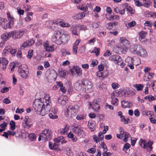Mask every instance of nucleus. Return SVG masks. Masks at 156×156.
Wrapping results in <instances>:
<instances>
[{"mask_svg":"<svg viewBox=\"0 0 156 156\" xmlns=\"http://www.w3.org/2000/svg\"><path fill=\"white\" fill-rule=\"evenodd\" d=\"M54 141L55 143H61V144L65 143L66 142L64 137L63 136H58L54 139Z\"/></svg>","mask_w":156,"mask_h":156,"instance_id":"nucleus-18","label":"nucleus"},{"mask_svg":"<svg viewBox=\"0 0 156 156\" xmlns=\"http://www.w3.org/2000/svg\"><path fill=\"white\" fill-rule=\"evenodd\" d=\"M18 71L20 76L23 79H26L28 76L29 69L26 65L20 66L18 67Z\"/></svg>","mask_w":156,"mask_h":156,"instance_id":"nucleus-4","label":"nucleus"},{"mask_svg":"<svg viewBox=\"0 0 156 156\" xmlns=\"http://www.w3.org/2000/svg\"><path fill=\"white\" fill-rule=\"evenodd\" d=\"M1 38L4 41H6L8 39L5 33H4L1 35Z\"/></svg>","mask_w":156,"mask_h":156,"instance_id":"nucleus-64","label":"nucleus"},{"mask_svg":"<svg viewBox=\"0 0 156 156\" xmlns=\"http://www.w3.org/2000/svg\"><path fill=\"white\" fill-rule=\"evenodd\" d=\"M5 33L6 34L7 36L8 37V39L9 38L11 37L12 36V37H13L14 34L13 31L8 32Z\"/></svg>","mask_w":156,"mask_h":156,"instance_id":"nucleus-48","label":"nucleus"},{"mask_svg":"<svg viewBox=\"0 0 156 156\" xmlns=\"http://www.w3.org/2000/svg\"><path fill=\"white\" fill-rule=\"evenodd\" d=\"M9 23H7V21H5L4 23L1 25L2 27L4 29L7 28H10V26H9Z\"/></svg>","mask_w":156,"mask_h":156,"instance_id":"nucleus-37","label":"nucleus"},{"mask_svg":"<svg viewBox=\"0 0 156 156\" xmlns=\"http://www.w3.org/2000/svg\"><path fill=\"white\" fill-rule=\"evenodd\" d=\"M83 80H78L77 82L75 83L74 86L76 87L77 89H80L82 88L83 86Z\"/></svg>","mask_w":156,"mask_h":156,"instance_id":"nucleus-28","label":"nucleus"},{"mask_svg":"<svg viewBox=\"0 0 156 156\" xmlns=\"http://www.w3.org/2000/svg\"><path fill=\"white\" fill-rule=\"evenodd\" d=\"M10 126V129L12 130L13 131L15 129L16 125L15 122L13 120H11L9 123Z\"/></svg>","mask_w":156,"mask_h":156,"instance_id":"nucleus-33","label":"nucleus"},{"mask_svg":"<svg viewBox=\"0 0 156 156\" xmlns=\"http://www.w3.org/2000/svg\"><path fill=\"white\" fill-rule=\"evenodd\" d=\"M144 5H143L146 7H148L150 5L151 2L148 0H143Z\"/></svg>","mask_w":156,"mask_h":156,"instance_id":"nucleus-36","label":"nucleus"},{"mask_svg":"<svg viewBox=\"0 0 156 156\" xmlns=\"http://www.w3.org/2000/svg\"><path fill=\"white\" fill-rule=\"evenodd\" d=\"M78 26L76 25H73L71 26L70 29L72 34L75 36H79L80 35L79 32H77Z\"/></svg>","mask_w":156,"mask_h":156,"instance_id":"nucleus-17","label":"nucleus"},{"mask_svg":"<svg viewBox=\"0 0 156 156\" xmlns=\"http://www.w3.org/2000/svg\"><path fill=\"white\" fill-rule=\"evenodd\" d=\"M90 105L94 111L99 112L100 108V105L97 101L92 102L90 104Z\"/></svg>","mask_w":156,"mask_h":156,"instance_id":"nucleus-13","label":"nucleus"},{"mask_svg":"<svg viewBox=\"0 0 156 156\" xmlns=\"http://www.w3.org/2000/svg\"><path fill=\"white\" fill-rule=\"evenodd\" d=\"M134 1L136 5L137 6L140 7L143 5L142 3L140 2L139 0H134Z\"/></svg>","mask_w":156,"mask_h":156,"instance_id":"nucleus-56","label":"nucleus"},{"mask_svg":"<svg viewBox=\"0 0 156 156\" xmlns=\"http://www.w3.org/2000/svg\"><path fill=\"white\" fill-rule=\"evenodd\" d=\"M122 6L123 7L126 9L127 11L129 12L130 14H132L133 9L130 6L128 5L127 3H124L123 4Z\"/></svg>","mask_w":156,"mask_h":156,"instance_id":"nucleus-25","label":"nucleus"},{"mask_svg":"<svg viewBox=\"0 0 156 156\" xmlns=\"http://www.w3.org/2000/svg\"><path fill=\"white\" fill-rule=\"evenodd\" d=\"M133 48H130L131 51L134 54H136L138 55H141V53L140 51H137L136 48H138V45H134L133 46Z\"/></svg>","mask_w":156,"mask_h":156,"instance_id":"nucleus-24","label":"nucleus"},{"mask_svg":"<svg viewBox=\"0 0 156 156\" xmlns=\"http://www.w3.org/2000/svg\"><path fill=\"white\" fill-rule=\"evenodd\" d=\"M138 143L141 147L146 149L147 151H151L153 149V142L150 140L147 142L145 140L140 138Z\"/></svg>","mask_w":156,"mask_h":156,"instance_id":"nucleus-3","label":"nucleus"},{"mask_svg":"<svg viewBox=\"0 0 156 156\" xmlns=\"http://www.w3.org/2000/svg\"><path fill=\"white\" fill-rule=\"evenodd\" d=\"M138 50H140L139 51L141 53V55H139L140 56L143 57H146L147 56V54L146 50L140 45L138 46Z\"/></svg>","mask_w":156,"mask_h":156,"instance_id":"nucleus-21","label":"nucleus"},{"mask_svg":"<svg viewBox=\"0 0 156 156\" xmlns=\"http://www.w3.org/2000/svg\"><path fill=\"white\" fill-rule=\"evenodd\" d=\"M28 43L27 42H25L23 43L21 46V48L22 49H24L25 48H27L28 47Z\"/></svg>","mask_w":156,"mask_h":156,"instance_id":"nucleus-61","label":"nucleus"},{"mask_svg":"<svg viewBox=\"0 0 156 156\" xmlns=\"http://www.w3.org/2000/svg\"><path fill=\"white\" fill-rule=\"evenodd\" d=\"M4 50L9 52L12 56H14L16 52V49H13L10 46L5 47Z\"/></svg>","mask_w":156,"mask_h":156,"instance_id":"nucleus-20","label":"nucleus"},{"mask_svg":"<svg viewBox=\"0 0 156 156\" xmlns=\"http://www.w3.org/2000/svg\"><path fill=\"white\" fill-rule=\"evenodd\" d=\"M9 90V89L8 88L6 87H4L1 89V92L2 93H4L8 92Z\"/></svg>","mask_w":156,"mask_h":156,"instance_id":"nucleus-59","label":"nucleus"},{"mask_svg":"<svg viewBox=\"0 0 156 156\" xmlns=\"http://www.w3.org/2000/svg\"><path fill=\"white\" fill-rule=\"evenodd\" d=\"M120 41L121 42V45L123 46L121 50L120 49L121 52L123 54H125L126 53V47L129 44V41L126 37H121L120 38Z\"/></svg>","mask_w":156,"mask_h":156,"instance_id":"nucleus-7","label":"nucleus"},{"mask_svg":"<svg viewBox=\"0 0 156 156\" xmlns=\"http://www.w3.org/2000/svg\"><path fill=\"white\" fill-rule=\"evenodd\" d=\"M100 24V22L94 23H92V27L94 28H97Z\"/></svg>","mask_w":156,"mask_h":156,"instance_id":"nucleus-55","label":"nucleus"},{"mask_svg":"<svg viewBox=\"0 0 156 156\" xmlns=\"http://www.w3.org/2000/svg\"><path fill=\"white\" fill-rule=\"evenodd\" d=\"M61 20L60 19L59 21V25L60 26L62 27H70V25L68 23L63 22L61 21Z\"/></svg>","mask_w":156,"mask_h":156,"instance_id":"nucleus-32","label":"nucleus"},{"mask_svg":"<svg viewBox=\"0 0 156 156\" xmlns=\"http://www.w3.org/2000/svg\"><path fill=\"white\" fill-rule=\"evenodd\" d=\"M83 80H78L77 82L75 83L74 86L76 87L77 89H80L82 88L83 86Z\"/></svg>","mask_w":156,"mask_h":156,"instance_id":"nucleus-27","label":"nucleus"},{"mask_svg":"<svg viewBox=\"0 0 156 156\" xmlns=\"http://www.w3.org/2000/svg\"><path fill=\"white\" fill-rule=\"evenodd\" d=\"M88 126L89 128L92 132L94 131L95 129V126L91 123H90V125H89V124H88Z\"/></svg>","mask_w":156,"mask_h":156,"instance_id":"nucleus-41","label":"nucleus"},{"mask_svg":"<svg viewBox=\"0 0 156 156\" xmlns=\"http://www.w3.org/2000/svg\"><path fill=\"white\" fill-rule=\"evenodd\" d=\"M136 25V23L134 21H132L128 23L129 27L131 28L134 27Z\"/></svg>","mask_w":156,"mask_h":156,"instance_id":"nucleus-47","label":"nucleus"},{"mask_svg":"<svg viewBox=\"0 0 156 156\" xmlns=\"http://www.w3.org/2000/svg\"><path fill=\"white\" fill-rule=\"evenodd\" d=\"M109 60L114 62L115 63H117L122 67H123L125 65L121 57L118 55L115 54L111 55L109 57Z\"/></svg>","mask_w":156,"mask_h":156,"instance_id":"nucleus-5","label":"nucleus"},{"mask_svg":"<svg viewBox=\"0 0 156 156\" xmlns=\"http://www.w3.org/2000/svg\"><path fill=\"white\" fill-rule=\"evenodd\" d=\"M139 35L141 39L144 38L146 35V32L144 31H141L139 32Z\"/></svg>","mask_w":156,"mask_h":156,"instance_id":"nucleus-38","label":"nucleus"},{"mask_svg":"<svg viewBox=\"0 0 156 156\" xmlns=\"http://www.w3.org/2000/svg\"><path fill=\"white\" fill-rule=\"evenodd\" d=\"M76 118L78 120H83L85 119L86 117L83 115L80 114L77 115Z\"/></svg>","mask_w":156,"mask_h":156,"instance_id":"nucleus-34","label":"nucleus"},{"mask_svg":"<svg viewBox=\"0 0 156 156\" xmlns=\"http://www.w3.org/2000/svg\"><path fill=\"white\" fill-rule=\"evenodd\" d=\"M96 75L97 76L100 78L101 77H102L103 78H104L107 76V75H105L101 71H98V72H97Z\"/></svg>","mask_w":156,"mask_h":156,"instance_id":"nucleus-45","label":"nucleus"},{"mask_svg":"<svg viewBox=\"0 0 156 156\" xmlns=\"http://www.w3.org/2000/svg\"><path fill=\"white\" fill-rule=\"evenodd\" d=\"M41 136L42 138L45 139V140H48L51 137L50 131L48 129L44 130L41 133Z\"/></svg>","mask_w":156,"mask_h":156,"instance_id":"nucleus-10","label":"nucleus"},{"mask_svg":"<svg viewBox=\"0 0 156 156\" xmlns=\"http://www.w3.org/2000/svg\"><path fill=\"white\" fill-rule=\"evenodd\" d=\"M83 86L86 89H87L90 91L91 90L92 85L91 83L89 81L85 80H83Z\"/></svg>","mask_w":156,"mask_h":156,"instance_id":"nucleus-12","label":"nucleus"},{"mask_svg":"<svg viewBox=\"0 0 156 156\" xmlns=\"http://www.w3.org/2000/svg\"><path fill=\"white\" fill-rule=\"evenodd\" d=\"M24 32L23 30L15 31H14L13 38L15 39L17 38H20L24 34Z\"/></svg>","mask_w":156,"mask_h":156,"instance_id":"nucleus-16","label":"nucleus"},{"mask_svg":"<svg viewBox=\"0 0 156 156\" xmlns=\"http://www.w3.org/2000/svg\"><path fill=\"white\" fill-rule=\"evenodd\" d=\"M7 124L5 122H3L0 125V127L3 129H5L7 126Z\"/></svg>","mask_w":156,"mask_h":156,"instance_id":"nucleus-63","label":"nucleus"},{"mask_svg":"<svg viewBox=\"0 0 156 156\" xmlns=\"http://www.w3.org/2000/svg\"><path fill=\"white\" fill-rule=\"evenodd\" d=\"M62 32L59 31H55L51 38V41L55 44L60 45L61 42Z\"/></svg>","mask_w":156,"mask_h":156,"instance_id":"nucleus-6","label":"nucleus"},{"mask_svg":"<svg viewBox=\"0 0 156 156\" xmlns=\"http://www.w3.org/2000/svg\"><path fill=\"white\" fill-rule=\"evenodd\" d=\"M123 91L122 90H117L116 91V93H117L118 95L121 96L125 94H126L125 92H124L123 94H122Z\"/></svg>","mask_w":156,"mask_h":156,"instance_id":"nucleus-58","label":"nucleus"},{"mask_svg":"<svg viewBox=\"0 0 156 156\" xmlns=\"http://www.w3.org/2000/svg\"><path fill=\"white\" fill-rule=\"evenodd\" d=\"M122 107L123 108H130L131 107L132 105V103L130 101H122L121 102Z\"/></svg>","mask_w":156,"mask_h":156,"instance_id":"nucleus-19","label":"nucleus"},{"mask_svg":"<svg viewBox=\"0 0 156 156\" xmlns=\"http://www.w3.org/2000/svg\"><path fill=\"white\" fill-rule=\"evenodd\" d=\"M69 126L65 125L64 128L61 129L59 130V132L62 134L65 135L66 133L69 130Z\"/></svg>","mask_w":156,"mask_h":156,"instance_id":"nucleus-29","label":"nucleus"},{"mask_svg":"<svg viewBox=\"0 0 156 156\" xmlns=\"http://www.w3.org/2000/svg\"><path fill=\"white\" fill-rule=\"evenodd\" d=\"M119 16L117 15L112 16L111 15L109 16V20H119Z\"/></svg>","mask_w":156,"mask_h":156,"instance_id":"nucleus-39","label":"nucleus"},{"mask_svg":"<svg viewBox=\"0 0 156 156\" xmlns=\"http://www.w3.org/2000/svg\"><path fill=\"white\" fill-rule=\"evenodd\" d=\"M35 99L33 104V107L35 111L39 115L44 116L50 111L51 106L49 104L51 100L47 97Z\"/></svg>","mask_w":156,"mask_h":156,"instance_id":"nucleus-1","label":"nucleus"},{"mask_svg":"<svg viewBox=\"0 0 156 156\" xmlns=\"http://www.w3.org/2000/svg\"><path fill=\"white\" fill-rule=\"evenodd\" d=\"M66 71L65 70H63L62 69H58V75L62 78L65 77L66 75Z\"/></svg>","mask_w":156,"mask_h":156,"instance_id":"nucleus-26","label":"nucleus"},{"mask_svg":"<svg viewBox=\"0 0 156 156\" xmlns=\"http://www.w3.org/2000/svg\"><path fill=\"white\" fill-rule=\"evenodd\" d=\"M106 27L109 30H111L112 28H114L113 25H112V22H110L107 23L106 25Z\"/></svg>","mask_w":156,"mask_h":156,"instance_id":"nucleus-52","label":"nucleus"},{"mask_svg":"<svg viewBox=\"0 0 156 156\" xmlns=\"http://www.w3.org/2000/svg\"><path fill=\"white\" fill-rule=\"evenodd\" d=\"M15 20V19L14 18H12V19H8L9 22L8 23L9 26H10V28H11L12 26H13L14 24V21Z\"/></svg>","mask_w":156,"mask_h":156,"instance_id":"nucleus-46","label":"nucleus"},{"mask_svg":"<svg viewBox=\"0 0 156 156\" xmlns=\"http://www.w3.org/2000/svg\"><path fill=\"white\" fill-rule=\"evenodd\" d=\"M100 49L99 48L95 47L94 48V53L96 56H98L100 54Z\"/></svg>","mask_w":156,"mask_h":156,"instance_id":"nucleus-49","label":"nucleus"},{"mask_svg":"<svg viewBox=\"0 0 156 156\" xmlns=\"http://www.w3.org/2000/svg\"><path fill=\"white\" fill-rule=\"evenodd\" d=\"M111 86L112 88L114 90L117 89L119 87V84L116 83H112Z\"/></svg>","mask_w":156,"mask_h":156,"instance_id":"nucleus-50","label":"nucleus"},{"mask_svg":"<svg viewBox=\"0 0 156 156\" xmlns=\"http://www.w3.org/2000/svg\"><path fill=\"white\" fill-rule=\"evenodd\" d=\"M74 70H75L76 73L78 76H80L82 75V72L80 68H79L78 67L76 66V67H74L73 68Z\"/></svg>","mask_w":156,"mask_h":156,"instance_id":"nucleus-31","label":"nucleus"},{"mask_svg":"<svg viewBox=\"0 0 156 156\" xmlns=\"http://www.w3.org/2000/svg\"><path fill=\"white\" fill-rule=\"evenodd\" d=\"M43 45L44 48L47 51L51 52L53 51V47L49 45V42L48 41L44 43Z\"/></svg>","mask_w":156,"mask_h":156,"instance_id":"nucleus-15","label":"nucleus"},{"mask_svg":"<svg viewBox=\"0 0 156 156\" xmlns=\"http://www.w3.org/2000/svg\"><path fill=\"white\" fill-rule=\"evenodd\" d=\"M149 87L151 86L153 91L156 92V81L154 82H152L149 85Z\"/></svg>","mask_w":156,"mask_h":156,"instance_id":"nucleus-35","label":"nucleus"},{"mask_svg":"<svg viewBox=\"0 0 156 156\" xmlns=\"http://www.w3.org/2000/svg\"><path fill=\"white\" fill-rule=\"evenodd\" d=\"M112 104L115 106L117 105L118 103V100L117 98H112Z\"/></svg>","mask_w":156,"mask_h":156,"instance_id":"nucleus-42","label":"nucleus"},{"mask_svg":"<svg viewBox=\"0 0 156 156\" xmlns=\"http://www.w3.org/2000/svg\"><path fill=\"white\" fill-rule=\"evenodd\" d=\"M60 45L65 44L67 43L70 39V36L67 34L62 33Z\"/></svg>","mask_w":156,"mask_h":156,"instance_id":"nucleus-11","label":"nucleus"},{"mask_svg":"<svg viewBox=\"0 0 156 156\" xmlns=\"http://www.w3.org/2000/svg\"><path fill=\"white\" fill-rule=\"evenodd\" d=\"M130 136V134L128 132H125L124 134V139L125 142L127 141V139Z\"/></svg>","mask_w":156,"mask_h":156,"instance_id":"nucleus-60","label":"nucleus"},{"mask_svg":"<svg viewBox=\"0 0 156 156\" xmlns=\"http://www.w3.org/2000/svg\"><path fill=\"white\" fill-rule=\"evenodd\" d=\"M151 112H152L148 111H145L142 112V114L143 115L148 116L151 114Z\"/></svg>","mask_w":156,"mask_h":156,"instance_id":"nucleus-57","label":"nucleus"},{"mask_svg":"<svg viewBox=\"0 0 156 156\" xmlns=\"http://www.w3.org/2000/svg\"><path fill=\"white\" fill-rule=\"evenodd\" d=\"M79 106L78 105H70L66 106V108L64 110V115L66 117H67L70 115L72 118L74 117L79 111Z\"/></svg>","mask_w":156,"mask_h":156,"instance_id":"nucleus-2","label":"nucleus"},{"mask_svg":"<svg viewBox=\"0 0 156 156\" xmlns=\"http://www.w3.org/2000/svg\"><path fill=\"white\" fill-rule=\"evenodd\" d=\"M48 146L51 150L55 151L59 150V149L58 148L59 144L57 143H54L53 144L52 142H49Z\"/></svg>","mask_w":156,"mask_h":156,"instance_id":"nucleus-14","label":"nucleus"},{"mask_svg":"<svg viewBox=\"0 0 156 156\" xmlns=\"http://www.w3.org/2000/svg\"><path fill=\"white\" fill-rule=\"evenodd\" d=\"M73 133L77 136H80L82 134L83 130L81 126L80 125L74 126L72 128Z\"/></svg>","mask_w":156,"mask_h":156,"instance_id":"nucleus-9","label":"nucleus"},{"mask_svg":"<svg viewBox=\"0 0 156 156\" xmlns=\"http://www.w3.org/2000/svg\"><path fill=\"white\" fill-rule=\"evenodd\" d=\"M58 104L63 105H65L66 103L65 100L64 99L63 97H60L58 99Z\"/></svg>","mask_w":156,"mask_h":156,"instance_id":"nucleus-30","label":"nucleus"},{"mask_svg":"<svg viewBox=\"0 0 156 156\" xmlns=\"http://www.w3.org/2000/svg\"><path fill=\"white\" fill-rule=\"evenodd\" d=\"M88 14V12L87 11H86L77 14L76 16V17L77 19H81L83 17H85L86 15L87 16Z\"/></svg>","mask_w":156,"mask_h":156,"instance_id":"nucleus-23","label":"nucleus"},{"mask_svg":"<svg viewBox=\"0 0 156 156\" xmlns=\"http://www.w3.org/2000/svg\"><path fill=\"white\" fill-rule=\"evenodd\" d=\"M62 56H65L66 55H69L70 53L69 52L67 51L66 50L63 49L61 50Z\"/></svg>","mask_w":156,"mask_h":156,"instance_id":"nucleus-43","label":"nucleus"},{"mask_svg":"<svg viewBox=\"0 0 156 156\" xmlns=\"http://www.w3.org/2000/svg\"><path fill=\"white\" fill-rule=\"evenodd\" d=\"M3 102L4 104H7L10 103L11 102V101L8 98H5L3 100Z\"/></svg>","mask_w":156,"mask_h":156,"instance_id":"nucleus-62","label":"nucleus"},{"mask_svg":"<svg viewBox=\"0 0 156 156\" xmlns=\"http://www.w3.org/2000/svg\"><path fill=\"white\" fill-rule=\"evenodd\" d=\"M7 59L5 58H1V63L2 64L3 69H5L8 63Z\"/></svg>","mask_w":156,"mask_h":156,"instance_id":"nucleus-22","label":"nucleus"},{"mask_svg":"<svg viewBox=\"0 0 156 156\" xmlns=\"http://www.w3.org/2000/svg\"><path fill=\"white\" fill-rule=\"evenodd\" d=\"M33 55V51L32 50H30L28 52V54L27 56V58H31Z\"/></svg>","mask_w":156,"mask_h":156,"instance_id":"nucleus-53","label":"nucleus"},{"mask_svg":"<svg viewBox=\"0 0 156 156\" xmlns=\"http://www.w3.org/2000/svg\"><path fill=\"white\" fill-rule=\"evenodd\" d=\"M31 119L26 117L23 119V126L25 129H29L32 125Z\"/></svg>","mask_w":156,"mask_h":156,"instance_id":"nucleus-8","label":"nucleus"},{"mask_svg":"<svg viewBox=\"0 0 156 156\" xmlns=\"http://www.w3.org/2000/svg\"><path fill=\"white\" fill-rule=\"evenodd\" d=\"M95 41L96 39L94 37L88 41L87 44L90 45L94 44Z\"/></svg>","mask_w":156,"mask_h":156,"instance_id":"nucleus-51","label":"nucleus"},{"mask_svg":"<svg viewBox=\"0 0 156 156\" xmlns=\"http://www.w3.org/2000/svg\"><path fill=\"white\" fill-rule=\"evenodd\" d=\"M29 137L30 139L32 141L34 140L36 138V135L34 133H30L29 135Z\"/></svg>","mask_w":156,"mask_h":156,"instance_id":"nucleus-44","label":"nucleus"},{"mask_svg":"<svg viewBox=\"0 0 156 156\" xmlns=\"http://www.w3.org/2000/svg\"><path fill=\"white\" fill-rule=\"evenodd\" d=\"M143 87L144 85L142 84H136L135 87L136 90L138 91L142 90Z\"/></svg>","mask_w":156,"mask_h":156,"instance_id":"nucleus-40","label":"nucleus"},{"mask_svg":"<svg viewBox=\"0 0 156 156\" xmlns=\"http://www.w3.org/2000/svg\"><path fill=\"white\" fill-rule=\"evenodd\" d=\"M130 147V145L128 143H126L124 144L122 148V150L125 151V149H128Z\"/></svg>","mask_w":156,"mask_h":156,"instance_id":"nucleus-54","label":"nucleus"}]
</instances>
